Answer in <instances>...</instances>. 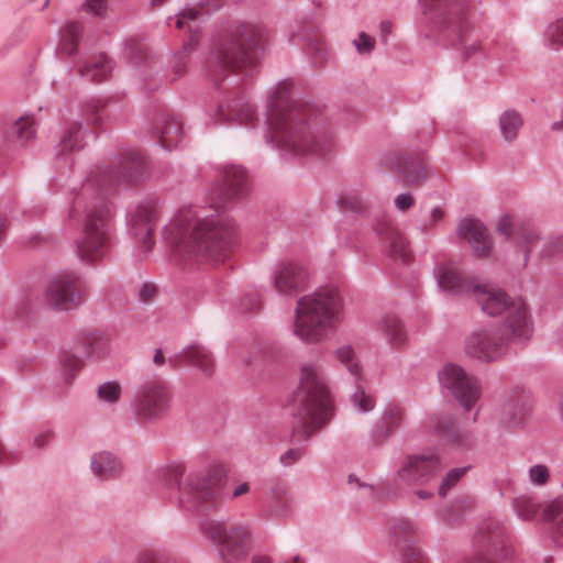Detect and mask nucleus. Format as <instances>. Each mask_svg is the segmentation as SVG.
<instances>
[{"label": "nucleus", "instance_id": "f257e3e1", "mask_svg": "<svg viewBox=\"0 0 563 563\" xmlns=\"http://www.w3.org/2000/svg\"><path fill=\"white\" fill-rule=\"evenodd\" d=\"M222 183L210 190L208 207L179 209L163 228L165 243L180 260L211 265L224 263L236 239V224L227 213L224 203L247 190L245 170L227 165L221 170Z\"/></svg>", "mask_w": 563, "mask_h": 563}, {"label": "nucleus", "instance_id": "f03ea898", "mask_svg": "<svg viewBox=\"0 0 563 563\" xmlns=\"http://www.w3.org/2000/svg\"><path fill=\"white\" fill-rule=\"evenodd\" d=\"M148 162L137 151L124 150L96 165L84 180L69 210V218L82 213V235L76 240L78 258L87 264L103 258L112 240V206L107 200L120 185H137L148 176Z\"/></svg>", "mask_w": 563, "mask_h": 563}, {"label": "nucleus", "instance_id": "7ed1b4c3", "mask_svg": "<svg viewBox=\"0 0 563 563\" xmlns=\"http://www.w3.org/2000/svg\"><path fill=\"white\" fill-rule=\"evenodd\" d=\"M264 136L285 157L323 158L335 147L320 109L295 99V82L290 79L278 82L267 98Z\"/></svg>", "mask_w": 563, "mask_h": 563}, {"label": "nucleus", "instance_id": "20e7f679", "mask_svg": "<svg viewBox=\"0 0 563 563\" xmlns=\"http://www.w3.org/2000/svg\"><path fill=\"white\" fill-rule=\"evenodd\" d=\"M438 287L451 295L472 294L488 316L505 313L503 327L515 342H525L532 335L533 328L527 307L521 299L509 300L507 294L494 286L479 285L475 279L460 272L451 264L439 265L434 268Z\"/></svg>", "mask_w": 563, "mask_h": 563}, {"label": "nucleus", "instance_id": "39448f33", "mask_svg": "<svg viewBox=\"0 0 563 563\" xmlns=\"http://www.w3.org/2000/svg\"><path fill=\"white\" fill-rule=\"evenodd\" d=\"M299 421L292 428V442L307 444L311 435L332 417L333 408L323 366L320 361L302 363L299 385L294 394Z\"/></svg>", "mask_w": 563, "mask_h": 563}, {"label": "nucleus", "instance_id": "423d86ee", "mask_svg": "<svg viewBox=\"0 0 563 563\" xmlns=\"http://www.w3.org/2000/svg\"><path fill=\"white\" fill-rule=\"evenodd\" d=\"M263 52L262 31L251 25H239L218 40L206 63V74L214 82L228 78L230 74L252 76Z\"/></svg>", "mask_w": 563, "mask_h": 563}, {"label": "nucleus", "instance_id": "0eeeda50", "mask_svg": "<svg viewBox=\"0 0 563 563\" xmlns=\"http://www.w3.org/2000/svg\"><path fill=\"white\" fill-rule=\"evenodd\" d=\"M343 303L334 286H321L297 301L292 333L303 343H317L342 318Z\"/></svg>", "mask_w": 563, "mask_h": 563}, {"label": "nucleus", "instance_id": "6e6552de", "mask_svg": "<svg viewBox=\"0 0 563 563\" xmlns=\"http://www.w3.org/2000/svg\"><path fill=\"white\" fill-rule=\"evenodd\" d=\"M423 14L431 31L457 36L464 60L479 53L477 11L471 7L468 0H424Z\"/></svg>", "mask_w": 563, "mask_h": 563}, {"label": "nucleus", "instance_id": "1a4fd4ad", "mask_svg": "<svg viewBox=\"0 0 563 563\" xmlns=\"http://www.w3.org/2000/svg\"><path fill=\"white\" fill-rule=\"evenodd\" d=\"M185 472L183 462L173 461L159 468L158 476L165 485L177 484L178 504L184 510L199 512L217 499L219 481L211 471H192L180 481Z\"/></svg>", "mask_w": 563, "mask_h": 563}, {"label": "nucleus", "instance_id": "9d476101", "mask_svg": "<svg viewBox=\"0 0 563 563\" xmlns=\"http://www.w3.org/2000/svg\"><path fill=\"white\" fill-rule=\"evenodd\" d=\"M199 528L225 563L241 562L252 549V533L247 525L205 518L200 521Z\"/></svg>", "mask_w": 563, "mask_h": 563}, {"label": "nucleus", "instance_id": "9b49d317", "mask_svg": "<svg viewBox=\"0 0 563 563\" xmlns=\"http://www.w3.org/2000/svg\"><path fill=\"white\" fill-rule=\"evenodd\" d=\"M443 463L438 453L431 451L406 454L394 474V485L397 492L399 487L412 488L430 484L442 472Z\"/></svg>", "mask_w": 563, "mask_h": 563}, {"label": "nucleus", "instance_id": "f8f14e48", "mask_svg": "<svg viewBox=\"0 0 563 563\" xmlns=\"http://www.w3.org/2000/svg\"><path fill=\"white\" fill-rule=\"evenodd\" d=\"M170 391L167 383L158 377L142 382L134 391L131 409L141 422H154L162 418L170 405Z\"/></svg>", "mask_w": 563, "mask_h": 563}, {"label": "nucleus", "instance_id": "ddd939ff", "mask_svg": "<svg viewBox=\"0 0 563 563\" xmlns=\"http://www.w3.org/2000/svg\"><path fill=\"white\" fill-rule=\"evenodd\" d=\"M507 338L511 340L504 327L482 325L474 329L464 341L467 356L484 363L500 360L507 351Z\"/></svg>", "mask_w": 563, "mask_h": 563}, {"label": "nucleus", "instance_id": "4468645a", "mask_svg": "<svg viewBox=\"0 0 563 563\" xmlns=\"http://www.w3.org/2000/svg\"><path fill=\"white\" fill-rule=\"evenodd\" d=\"M443 393L451 395L465 411L471 410L482 395L479 380L456 364H446L438 373Z\"/></svg>", "mask_w": 563, "mask_h": 563}, {"label": "nucleus", "instance_id": "2eb2a0df", "mask_svg": "<svg viewBox=\"0 0 563 563\" xmlns=\"http://www.w3.org/2000/svg\"><path fill=\"white\" fill-rule=\"evenodd\" d=\"M221 5L222 4L219 3L218 0H201L198 9L187 8L180 11L176 16L168 18V21L175 22L176 27L183 29L187 26L190 32L189 42L185 44L181 52L175 55V62L173 65L175 78L181 77L186 71L188 52L199 41V22L202 21L205 15L217 11ZM168 23L170 24V22Z\"/></svg>", "mask_w": 563, "mask_h": 563}, {"label": "nucleus", "instance_id": "dca6fc26", "mask_svg": "<svg viewBox=\"0 0 563 563\" xmlns=\"http://www.w3.org/2000/svg\"><path fill=\"white\" fill-rule=\"evenodd\" d=\"M162 212V205L156 197H146L128 212L129 232L135 243H141L144 253L153 247L152 235Z\"/></svg>", "mask_w": 563, "mask_h": 563}, {"label": "nucleus", "instance_id": "f3484780", "mask_svg": "<svg viewBox=\"0 0 563 563\" xmlns=\"http://www.w3.org/2000/svg\"><path fill=\"white\" fill-rule=\"evenodd\" d=\"M81 295L80 278L74 273H65L51 282L44 298L51 308L69 310L78 305Z\"/></svg>", "mask_w": 563, "mask_h": 563}, {"label": "nucleus", "instance_id": "a211bd4d", "mask_svg": "<svg viewBox=\"0 0 563 563\" xmlns=\"http://www.w3.org/2000/svg\"><path fill=\"white\" fill-rule=\"evenodd\" d=\"M424 428L445 444L454 448L466 445L467 434L460 430L456 419L451 413L439 411L430 415L424 421Z\"/></svg>", "mask_w": 563, "mask_h": 563}, {"label": "nucleus", "instance_id": "6ab92c4d", "mask_svg": "<svg viewBox=\"0 0 563 563\" xmlns=\"http://www.w3.org/2000/svg\"><path fill=\"white\" fill-rule=\"evenodd\" d=\"M384 165L408 185H419L428 178V167L420 157L405 156L394 153L385 158Z\"/></svg>", "mask_w": 563, "mask_h": 563}, {"label": "nucleus", "instance_id": "aec40b11", "mask_svg": "<svg viewBox=\"0 0 563 563\" xmlns=\"http://www.w3.org/2000/svg\"><path fill=\"white\" fill-rule=\"evenodd\" d=\"M213 123L240 122L247 123L254 117L252 104L244 97L228 99L209 109Z\"/></svg>", "mask_w": 563, "mask_h": 563}, {"label": "nucleus", "instance_id": "412c9836", "mask_svg": "<svg viewBox=\"0 0 563 563\" xmlns=\"http://www.w3.org/2000/svg\"><path fill=\"white\" fill-rule=\"evenodd\" d=\"M307 277V272L298 264L284 263L273 275V283L279 295L291 296L305 288Z\"/></svg>", "mask_w": 563, "mask_h": 563}, {"label": "nucleus", "instance_id": "4be33fe9", "mask_svg": "<svg viewBox=\"0 0 563 563\" xmlns=\"http://www.w3.org/2000/svg\"><path fill=\"white\" fill-rule=\"evenodd\" d=\"M459 234L467 240L477 256L483 257L489 254L493 242L487 229L479 220H462L459 225Z\"/></svg>", "mask_w": 563, "mask_h": 563}, {"label": "nucleus", "instance_id": "5701e85b", "mask_svg": "<svg viewBox=\"0 0 563 563\" xmlns=\"http://www.w3.org/2000/svg\"><path fill=\"white\" fill-rule=\"evenodd\" d=\"M86 131L78 122L69 124L64 131L60 141L55 146L56 157L59 163L70 166L74 162V154L85 145Z\"/></svg>", "mask_w": 563, "mask_h": 563}, {"label": "nucleus", "instance_id": "b1692460", "mask_svg": "<svg viewBox=\"0 0 563 563\" xmlns=\"http://www.w3.org/2000/svg\"><path fill=\"white\" fill-rule=\"evenodd\" d=\"M497 230L506 238H509L512 233H515L516 243L518 245L526 246L525 261L528 260V254L530 253L534 242L539 240L537 230L530 223H525L520 228L517 225L515 227L511 218L508 214H505L499 219Z\"/></svg>", "mask_w": 563, "mask_h": 563}, {"label": "nucleus", "instance_id": "393cba45", "mask_svg": "<svg viewBox=\"0 0 563 563\" xmlns=\"http://www.w3.org/2000/svg\"><path fill=\"white\" fill-rule=\"evenodd\" d=\"M529 412L528 398L520 397L503 404L498 410V419L507 429H515L525 423Z\"/></svg>", "mask_w": 563, "mask_h": 563}, {"label": "nucleus", "instance_id": "a878e982", "mask_svg": "<svg viewBox=\"0 0 563 563\" xmlns=\"http://www.w3.org/2000/svg\"><path fill=\"white\" fill-rule=\"evenodd\" d=\"M90 468L98 478L109 479L121 474L122 464L112 452L101 451L91 456Z\"/></svg>", "mask_w": 563, "mask_h": 563}, {"label": "nucleus", "instance_id": "bb28decb", "mask_svg": "<svg viewBox=\"0 0 563 563\" xmlns=\"http://www.w3.org/2000/svg\"><path fill=\"white\" fill-rule=\"evenodd\" d=\"M155 135L159 139L163 148L172 151L178 147L185 139L183 123L175 118L166 119L163 124L156 126Z\"/></svg>", "mask_w": 563, "mask_h": 563}, {"label": "nucleus", "instance_id": "cd10ccee", "mask_svg": "<svg viewBox=\"0 0 563 563\" xmlns=\"http://www.w3.org/2000/svg\"><path fill=\"white\" fill-rule=\"evenodd\" d=\"M82 31V23L78 21L67 22L59 31V54L68 57H75L78 53V44L80 42Z\"/></svg>", "mask_w": 563, "mask_h": 563}, {"label": "nucleus", "instance_id": "c85d7f7f", "mask_svg": "<svg viewBox=\"0 0 563 563\" xmlns=\"http://www.w3.org/2000/svg\"><path fill=\"white\" fill-rule=\"evenodd\" d=\"M294 498L287 487L276 486L269 490L267 511L274 518H287L291 511Z\"/></svg>", "mask_w": 563, "mask_h": 563}, {"label": "nucleus", "instance_id": "c756f323", "mask_svg": "<svg viewBox=\"0 0 563 563\" xmlns=\"http://www.w3.org/2000/svg\"><path fill=\"white\" fill-rule=\"evenodd\" d=\"M523 126V118L516 109H506L498 119L500 135L505 142L511 143L517 140Z\"/></svg>", "mask_w": 563, "mask_h": 563}, {"label": "nucleus", "instance_id": "7c9ffc66", "mask_svg": "<svg viewBox=\"0 0 563 563\" xmlns=\"http://www.w3.org/2000/svg\"><path fill=\"white\" fill-rule=\"evenodd\" d=\"M404 418V409L396 402H388L384 406L380 420L376 428V433L382 438H387L399 428Z\"/></svg>", "mask_w": 563, "mask_h": 563}, {"label": "nucleus", "instance_id": "2f4dec72", "mask_svg": "<svg viewBox=\"0 0 563 563\" xmlns=\"http://www.w3.org/2000/svg\"><path fill=\"white\" fill-rule=\"evenodd\" d=\"M347 483L354 489H363L365 492V496L374 501H378L382 497L397 496V489L395 487H389V484L386 481H379L376 485H373L363 482L352 473L347 477Z\"/></svg>", "mask_w": 563, "mask_h": 563}, {"label": "nucleus", "instance_id": "473e14b6", "mask_svg": "<svg viewBox=\"0 0 563 563\" xmlns=\"http://www.w3.org/2000/svg\"><path fill=\"white\" fill-rule=\"evenodd\" d=\"M354 391L350 395L351 408L360 415L371 412L376 406V400L373 394L365 388L363 376L360 380L354 379Z\"/></svg>", "mask_w": 563, "mask_h": 563}, {"label": "nucleus", "instance_id": "72a5a7b5", "mask_svg": "<svg viewBox=\"0 0 563 563\" xmlns=\"http://www.w3.org/2000/svg\"><path fill=\"white\" fill-rule=\"evenodd\" d=\"M111 70L112 62L103 54L79 67L80 76L92 81L104 80Z\"/></svg>", "mask_w": 563, "mask_h": 563}, {"label": "nucleus", "instance_id": "f704fd0d", "mask_svg": "<svg viewBox=\"0 0 563 563\" xmlns=\"http://www.w3.org/2000/svg\"><path fill=\"white\" fill-rule=\"evenodd\" d=\"M543 517L548 521H555L553 537L558 544L563 545V499H553L543 510Z\"/></svg>", "mask_w": 563, "mask_h": 563}, {"label": "nucleus", "instance_id": "c9c22d12", "mask_svg": "<svg viewBox=\"0 0 563 563\" xmlns=\"http://www.w3.org/2000/svg\"><path fill=\"white\" fill-rule=\"evenodd\" d=\"M379 328L393 345H400L406 341L407 334L401 321L395 314H386L379 322Z\"/></svg>", "mask_w": 563, "mask_h": 563}, {"label": "nucleus", "instance_id": "e433bc0d", "mask_svg": "<svg viewBox=\"0 0 563 563\" xmlns=\"http://www.w3.org/2000/svg\"><path fill=\"white\" fill-rule=\"evenodd\" d=\"M335 356L338 361L344 365L347 373L353 377V379H361L362 376V366L360 362L356 360L354 350L351 345H342L335 350Z\"/></svg>", "mask_w": 563, "mask_h": 563}, {"label": "nucleus", "instance_id": "4c0bfd02", "mask_svg": "<svg viewBox=\"0 0 563 563\" xmlns=\"http://www.w3.org/2000/svg\"><path fill=\"white\" fill-rule=\"evenodd\" d=\"M12 135L15 136L16 141L23 145L34 139L35 136V120L34 118L26 115L20 117L12 126Z\"/></svg>", "mask_w": 563, "mask_h": 563}, {"label": "nucleus", "instance_id": "58836bf2", "mask_svg": "<svg viewBox=\"0 0 563 563\" xmlns=\"http://www.w3.org/2000/svg\"><path fill=\"white\" fill-rule=\"evenodd\" d=\"M391 536L398 545H405L415 542L417 529L412 522L400 519L393 526Z\"/></svg>", "mask_w": 563, "mask_h": 563}, {"label": "nucleus", "instance_id": "ea45409f", "mask_svg": "<svg viewBox=\"0 0 563 563\" xmlns=\"http://www.w3.org/2000/svg\"><path fill=\"white\" fill-rule=\"evenodd\" d=\"M471 466H459L449 470L442 477L438 494L441 498H445L449 492L454 488L459 482L466 475Z\"/></svg>", "mask_w": 563, "mask_h": 563}, {"label": "nucleus", "instance_id": "a19ab883", "mask_svg": "<svg viewBox=\"0 0 563 563\" xmlns=\"http://www.w3.org/2000/svg\"><path fill=\"white\" fill-rule=\"evenodd\" d=\"M190 363L200 368L202 372L210 374L213 365V360L210 352L203 346H192L185 355Z\"/></svg>", "mask_w": 563, "mask_h": 563}, {"label": "nucleus", "instance_id": "79ce46f5", "mask_svg": "<svg viewBox=\"0 0 563 563\" xmlns=\"http://www.w3.org/2000/svg\"><path fill=\"white\" fill-rule=\"evenodd\" d=\"M84 353L88 358H101L109 353V341L103 335H92L84 344Z\"/></svg>", "mask_w": 563, "mask_h": 563}, {"label": "nucleus", "instance_id": "37998d69", "mask_svg": "<svg viewBox=\"0 0 563 563\" xmlns=\"http://www.w3.org/2000/svg\"><path fill=\"white\" fill-rule=\"evenodd\" d=\"M122 394L121 384L117 380H108L100 384L97 388V398L99 401L115 405Z\"/></svg>", "mask_w": 563, "mask_h": 563}, {"label": "nucleus", "instance_id": "c03bdc74", "mask_svg": "<svg viewBox=\"0 0 563 563\" xmlns=\"http://www.w3.org/2000/svg\"><path fill=\"white\" fill-rule=\"evenodd\" d=\"M512 506L517 516L522 520H531L539 509L534 499L525 495L515 498Z\"/></svg>", "mask_w": 563, "mask_h": 563}, {"label": "nucleus", "instance_id": "a18cd8bd", "mask_svg": "<svg viewBox=\"0 0 563 563\" xmlns=\"http://www.w3.org/2000/svg\"><path fill=\"white\" fill-rule=\"evenodd\" d=\"M81 361L80 358L70 353V352H64L60 355V366H62V375L66 383L74 379L76 374L81 368Z\"/></svg>", "mask_w": 563, "mask_h": 563}, {"label": "nucleus", "instance_id": "49530a36", "mask_svg": "<svg viewBox=\"0 0 563 563\" xmlns=\"http://www.w3.org/2000/svg\"><path fill=\"white\" fill-rule=\"evenodd\" d=\"M389 254L395 260H400L406 263L409 257L408 244L406 239L397 233H390L389 235Z\"/></svg>", "mask_w": 563, "mask_h": 563}, {"label": "nucleus", "instance_id": "de8ad7c7", "mask_svg": "<svg viewBox=\"0 0 563 563\" xmlns=\"http://www.w3.org/2000/svg\"><path fill=\"white\" fill-rule=\"evenodd\" d=\"M550 479L549 467L544 464H534L528 470V481L534 487H542Z\"/></svg>", "mask_w": 563, "mask_h": 563}, {"label": "nucleus", "instance_id": "09e8293b", "mask_svg": "<svg viewBox=\"0 0 563 563\" xmlns=\"http://www.w3.org/2000/svg\"><path fill=\"white\" fill-rule=\"evenodd\" d=\"M547 37L551 49L559 51L563 47V18L549 25Z\"/></svg>", "mask_w": 563, "mask_h": 563}, {"label": "nucleus", "instance_id": "8fccbe9b", "mask_svg": "<svg viewBox=\"0 0 563 563\" xmlns=\"http://www.w3.org/2000/svg\"><path fill=\"white\" fill-rule=\"evenodd\" d=\"M133 563H177V561L159 551H150L140 555Z\"/></svg>", "mask_w": 563, "mask_h": 563}, {"label": "nucleus", "instance_id": "3c124183", "mask_svg": "<svg viewBox=\"0 0 563 563\" xmlns=\"http://www.w3.org/2000/svg\"><path fill=\"white\" fill-rule=\"evenodd\" d=\"M82 10L96 16H104L108 11V0H85Z\"/></svg>", "mask_w": 563, "mask_h": 563}, {"label": "nucleus", "instance_id": "603ef678", "mask_svg": "<svg viewBox=\"0 0 563 563\" xmlns=\"http://www.w3.org/2000/svg\"><path fill=\"white\" fill-rule=\"evenodd\" d=\"M305 454V450L302 446L290 448L286 452H284L280 457V464L285 467L291 466L302 459Z\"/></svg>", "mask_w": 563, "mask_h": 563}, {"label": "nucleus", "instance_id": "864d4df0", "mask_svg": "<svg viewBox=\"0 0 563 563\" xmlns=\"http://www.w3.org/2000/svg\"><path fill=\"white\" fill-rule=\"evenodd\" d=\"M354 45L360 54H369L374 48L375 41L365 32H362L354 40Z\"/></svg>", "mask_w": 563, "mask_h": 563}, {"label": "nucleus", "instance_id": "5fc2aeb1", "mask_svg": "<svg viewBox=\"0 0 563 563\" xmlns=\"http://www.w3.org/2000/svg\"><path fill=\"white\" fill-rule=\"evenodd\" d=\"M415 202V198L410 192L399 194L395 198V207L400 211L408 210Z\"/></svg>", "mask_w": 563, "mask_h": 563}, {"label": "nucleus", "instance_id": "6e6d98bb", "mask_svg": "<svg viewBox=\"0 0 563 563\" xmlns=\"http://www.w3.org/2000/svg\"><path fill=\"white\" fill-rule=\"evenodd\" d=\"M96 103L98 102L92 100L87 106V120L93 125H100L102 123V117L99 113V108Z\"/></svg>", "mask_w": 563, "mask_h": 563}, {"label": "nucleus", "instance_id": "4d7b16f0", "mask_svg": "<svg viewBox=\"0 0 563 563\" xmlns=\"http://www.w3.org/2000/svg\"><path fill=\"white\" fill-rule=\"evenodd\" d=\"M443 217V212L440 208H433L430 210L428 214V219L424 221V223L421 225V231L426 232L428 225H432L441 221Z\"/></svg>", "mask_w": 563, "mask_h": 563}, {"label": "nucleus", "instance_id": "13d9d810", "mask_svg": "<svg viewBox=\"0 0 563 563\" xmlns=\"http://www.w3.org/2000/svg\"><path fill=\"white\" fill-rule=\"evenodd\" d=\"M410 494L418 499L424 500L433 497V492L429 489H422L421 487L407 488Z\"/></svg>", "mask_w": 563, "mask_h": 563}, {"label": "nucleus", "instance_id": "bf43d9fd", "mask_svg": "<svg viewBox=\"0 0 563 563\" xmlns=\"http://www.w3.org/2000/svg\"><path fill=\"white\" fill-rule=\"evenodd\" d=\"M155 294V287L151 284H143L139 290V296L142 300H150Z\"/></svg>", "mask_w": 563, "mask_h": 563}, {"label": "nucleus", "instance_id": "052dcab7", "mask_svg": "<svg viewBox=\"0 0 563 563\" xmlns=\"http://www.w3.org/2000/svg\"><path fill=\"white\" fill-rule=\"evenodd\" d=\"M51 440V433L49 432H42L34 437L33 439V446L36 449H42L47 445V443Z\"/></svg>", "mask_w": 563, "mask_h": 563}, {"label": "nucleus", "instance_id": "680f3d73", "mask_svg": "<svg viewBox=\"0 0 563 563\" xmlns=\"http://www.w3.org/2000/svg\"><path fill=\"white\" fill-rule=\"evenodd\" d=\"M258 307V298L257 297H249L246 302H241V311L246 312L250 310H255Z\"/></svg>", "mask_w": 563, "mask_h": 563}, {"label": "nucleus", "instance_id": "e2e57ef3", "mask_svg": "<svg viewBox=\"0 0 563 563\" xmlns=\"http://www.w3.org/2000/svg\"><path fill=\"white\" fill-rule=\"evenodd\" d=\"M250 492V485L247 483L239 484L232 492L231 497L236 498Z\"/></svg>", "mask_w": 563, "mask_h": 563}, {"label": "nucleus", "instance_id": "0e129e2a", "mask_svg": "<svg viewBox=\"0 0 563 563\" xmlns=\"http://www.w3.org/2000/svg\"><path fill=\"white\" fill-rule=\"evenodd\" d=\"M250 563H273V560L265 553H255Z\"/></svg>", "mask_w": 563, "mask_h": 563}, {"label": "nucleus", "instance_id": "69168bd1", "mask_svg": "<svg viewBox=\"0 0 563 563\" xmlns=\"http://www.w3.org/2000/svg\"><path fill=\"white\" fill-rule=\"evenodd\" d=\"M461 563H496L487 556L476 555L471 559H465Z\"/></svg>", "mask_w": 563, "mask_h": 563}, {"label": "nucleus", "instance_id": "338daca9", "mask_svg": "<svg viewBox=\"0 0 563 563\" xmlns=\"http://www.w3.org/2000/svg\"><path fill=\"white\" fill-rule=\"evenodd\" d=\"M153 362L156 366H162L165 364V357L162 349H155Z\"/></svg>", "mask_w": 563, "mask_h": 563}, {"label": "nucleus", "instance_id": "774afa93", "mask_svg": "<svg viewBox=\"0 0 563 563\" xmlns=\"http://www.w3.org/2000/svg\"><path fill=\"white\" fill-rule=\"evenodd\" d=\"M11 460V453H9L3 444L0 442V463H7Z\"/></svg>", "mask_w": 563, "mask_h": 563}]
</instances>
